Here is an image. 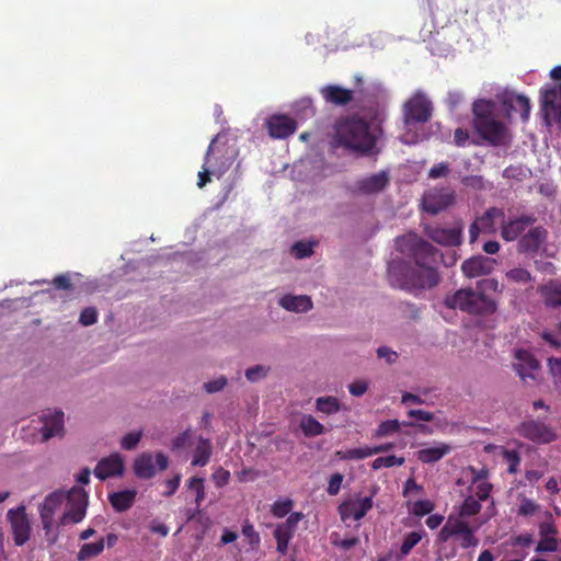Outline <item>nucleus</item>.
<instances>
[{
	"mask_svg": "<svg viewBox=\"0 0 561 561\" xmlns=\"http://www.w3.org/2000/svg\"><path fill=\"white\" fill-rule=\"evenodd\" d=\"M230 160L231 158L222 160L219 140L217 137L213 139L204 158L203 170L198 172L197 186L199 188L206 186L211 181L210 175L216 172L220 176L230 167Z\"/></svg>",
	"mask_w": 561,
	"mask_h": 561,
	"instance_id": "obj_4",
	"label": "nucleus"
},
{
	"mask_svg": "<svg viewBox=\"0 0 561 561\" xmlns=\"http://www.w3.org/2000/svg\"><path fill=\"white\" fill-rule=\"evenodd\" d=\"M480 511V501L473 496H468L465 499L462 505L460 506L459 515L460 517H470L477 515Z\"/></svg>",
	"mask_w": 561,
	"mask_h": 561,
	"instance_id": "obj_39",
	"label": "nucleus"
},
{
	"mask_svg": "<svg viewBox=\"0 0 561 561\" xmlns=\"http://www.w3.org/2000/svg\"><path fill=\"white\" fill-rule=\"evenodd\" d=\"M104 549V539L96 542L83 543L77 554L79 561H85L99 556Z\"/></svg>",
	"mask_w": 561,
	"mask_h": 561,
	"instance_id": "obj_34",
	"label": "nucleus"
},
{
	"mask_svg": "<svg viewBox=\"0 0 561 561\" xmlns=\"http://www.w3.org/2000/svg\"><path fill=\"white\" fill-rule=\"evenodd\" d=\"M64 431V412L56 411L53 414L44 415L42 434L45 440L61 434Z\"/></svg>",
	"mask_w": 561,
	"mask_h": 561,
	"instance_id": "obj_24",
	"label": "nucleus"
},
{
	"mask_svg": "<svg viewBox=\"0 0 561 561\" xmlns=\"http://www.w3.org/2000/svg\"><path fill=\"white\" fill-rule=\"evenodd\" d=\"M548 237V231L541 226L530 228L518 240V252L535 254L539 251L540 247L545 243Z\"/></svg>",
	"mask_w": 561,
	"mask_h": 561,
	"instance_id": "obj_18",
	"label": "nucleus"
},
{
	"mask_svg": "<svg viewBox=\"0 0 561 561\" xmlns=\"http://www.w3.org/2000/svg\"><path fill=\"white\" fill-rule=\"evenodd\" d=\"M373 507V495L363 499H350L342 502L339 506V514L343 522L353 518L354 520L362 519L367 512Z\"/></svg>",
	"mask_w": 561,
	"mask_h": 561,
	"instance_id": "obj_14",
	"label": "nucleus"
},
{
	"mask_svg": "<svg viewBox=\"0 0 561 561\" xmlns=\"http://www.w3.org/2000/svg\"><path fill=\"white\" fill-rule=\"evenodd\" d=\"M226 385H227V378L221 376L219 378H216L214 380L205 382L203 387L206 392L215 393V392L222 390Z\"/></svg>",
	"mask_w": 561,
	"mask_h": 561,
	"instance_id": "obj_58",
	"label": "nucleus"
},
{
	"mask_svg": "<svg viewBox=\"0 0 561 561\" xmlns=\"http://www.w3.org/2000/svg\"><path fill=\"white\" fill-rule=\"evenodd\" d=\"M434 510V504L430 500H419L413 504L412 513L422 517L430 514Z\"/></svg>",
	"mask_w": 561,
	"mask_h": 561,
	"instance_id": "obj_49",
	"label": "nucleus"
},
{
	"mask_svg": "<svg viewBox=\"0 0 561 561\" xmlns=\"http://www.w3.org/2000/svg\"><path fill=\"white\" fill-rule=\"evenodd\" d=\"M242 534L243 536H245L247 538H249V543L251 546H257L260 543V537H259V534L255 531L253 525L251 524H244L242 526Z\"/></svg>",
	"mask_w": 561,
	"mask_h": 561,
	"instance_id": "obj_62",
	"label": "nucleus"
},
{
	"mask_svg": "<svg viewBox=\"0 0 561 561\" xmlns=\"http://www.w3.org/2000/svg\"><path fill=\"white\" fill-rule=\"evenodd\" d=\"M7 517L11 525L14 543L19 547L23 546L30 539L31 535V525L25 507L19 506L9 510Z\"/></svg>",
	"mask_w": 561,
	"mask_h": 561,
	"instance_id": "obj_11",
	"label": "nucleus"
},
{
	"mask_svg": "<svg viewBox=\"0 0 561 561\" xmlns=\"http://www.w3.org/2000/svg\"><path fill=\"white\" fill-rule=\"evenodd\" d=\"M66 494L62 491H54L47 495L39 506V516L46 536H49L55 525V513L60 508Z\"/></svg>",
	"mask_w": 561,
	"mask_h": 561,
	"instance_id": "obj_12",
	"label": "nucleus"
},
{
	"mask_svg": "<svg viewBox=\"0 0 561 561\" xmlns=\"http://www.w3.org/2000/svg\"><path fill=\"white\" fill-rule=\"evenodd\" d=\"M502 217H504L503 209L495 206L489 207L481 216L477 217L469 227L470 243L476 242L481 232L488 234L496 233L495 219Z\"/></svg>",
	"mask_w": 561,
	"mask_h": 561,
	"instance_id": "obj_8",
	"label": "nucleus"
},
{
	"mask_svg": "<svg viewBox=\"0 0 561 561\" xmlns=\"http://www.w3.org/2000/svg\"><path fill=\"white\" fill-rule=\"evenodd\" d=\"M446 523L451 525V530L456 537L472 528L468 522L461 518H453L451 516L448 517Z\"/></svg>",
	"mask_w": 561,
	"mask_h": 561,
	"instance_id": "obj_51",
	"label": "nucleus"
},
{
	"mask_svg": "<svg viewBox=\"0 0 561 561\" xmlns=\"http://www.w3.org/2000/svg\"><path fill=\"white\" fill-rule=\"evenodd\" d=\"M213 454V444L209 438H205L203 436L198 437L197 445L193 453V458L191 465L193 467H204L206 466Z\"/></svg>",
	"mask_w": 561,
	"mask_h": 561,
	"instance_id": "obj_27",
	"label": "nucleus"
},
{
	"mask_svg": "<svg viewBox=\"0 0 561 561\" xmlns=\"http://www.w3.org/2000/svg\"><path fill=\"white\" fill-rule=\"evenodd\" d=\"M136 494L137 493L135 490L118 491L110 494L108 501L116 512L122 513L129 510L133 506L136 499Z\"/></svg>",
	"mask_w": 561,
	"mask_h": 561,
	"instance_id": "obj_28",
	"label": "nucleus"
},
{
	"mask_svg": "<svg viewBox=\"0 0 561 561\" xmlns=\"http://www.w3.org/2000/svg\"><path fill=\"white\" fill-rule=\"evenodd\" d=\"M518 434L536 444H549L557 439V434L550 425L534 419L522 422Z\"/></svg>",
	"mask_w": 561,
	"mask_h": 561,
	"instance_id": "obj_6",
	"label": "nucleus"
},
{
	"mask_svg": "<svg viewBox=\"0 0 561 561\" xmlns=\"http://www.w3.org/2000/svg\"><path fill=\"white\" fill-rule=\"evenodd\" d=\"M457 537H459L460 546L463 549L477 547L479 543L478 538L474 536L473 528L467 530L466 533H463L461 535H458Z\"/></svg>",
	"mask_w": 561,
	"mask_h": 561,
	"instance_id": "obj_55",
	"label": "nucleus"
},
{
	"mask_svg": "<svg viewBox=\"0 0 561 561\" xmlns=\"http://www.w3.org/2000/svg\"><path fill=\"white\" fill-rule=\"evenodd\" d=\"M541 112L546 125L551 124V119L561 124V84L541 90Z\"/></svg>",
	"mask_w": 561,
	"mask_h": 561,
	"instance_id": "obj_10",
	"label": "nucleus"
},
{
	"mask_svg": "<svg viewBox=\"0 0 561 561\" xmlns=\"http://www.w3.org/2000/svg\"><path fill=\"white\" fill-rule=\"evenodd\" d=\"M537 220L533 214H523L518 217L503 220L501 224V237L506 242H512L520 238L527 227Z\"/></svg>",
	"mask_w": 561,
	"mask_h": 561,
	"instance_id": "obj_13",
	"label": "nucleus"
},
{
	"mask_svg": "<svg viewBox=\"0 0 561 561\" xmlns=\"http://www.w3.org/2000/svg\"><path fill=\"white\" fill-rule=\"evenodd\" d=\"M343 479H344V477L342 473H340V472L333 473L330 477L327 492L330 495H336L340 492Z\"/></svg>",
	"mask_w": 561,
	"mask_h": 561,
	"instance_id": "obj_57",
	"label": "nucleus"
},
{
	"mask_svg": "<svg viewBox=\"0 0 561 561\" xmlns=\"http://www.w3.org/2000/svg\"><path fill=\"white\" fill-rule=\"evenodd\" d=\"M313 242L297 241L291 245V254L297 259L309 257L313 253Z\"/></svg>",
	"mask_w": 561,
	"mask_h": 561,
	"instance_id": "obj_43",
	"label": "nucleus"
},
{
	"mask_svg": "<svg viewBox=\"0 0 561 561\" xmlns=\"http://www.w3.org/2000/svg\"><path fill=\"white\" fill-rule=\"evenodd\" d=\"M279 305L293 312H307L312 308V301L309 296L285 295L279 299Z\"/></svg>",
	"mask_w": 561,
	"mask_h": 561,
	"instance_id": "obj_25",
	"label": "nucleus"
},
{
	"mask_svg": "<svg viewBox=\"0 0 561 561\" xmlns=\"http://www.w3.org/2000/svg\"><path fill=\"white\" fill-rule=\"evenodd\" d=\"M558 549V540L556 537H545L540 538L537 543L536 552L545 553V552H554Z\"/></svg>",
	"mask_w": 561,
	"mask_h": 561,
	"instance_id": "obj_47",
	"label": "nucleus"
},
{
	"mask_svg": "<svg viewBox=\"0 0 561 561\" xmlns=\"http://www.w3.org/2000/svg\"><path fill=\"white\" fill-rule=\"evenodd\" d=\"M505 276L508 280L517 284H527L533 279L530 272L523 267L512 268L506 272Z\"/></svg>",
	"mask_w": 561,
	"mask_h": 561,
	"instance_id": "obj_40",
	"label": "nucleus"
},
{
	"mask_svg": "<svg viewBox=\"0 0 561 561\" xmlns=\"http://www.w3.org/2000/svg\"><path fill=\"white\" fill-rule=\"evenodd\" d=\"M403 463H404L403 457H397L394 455H389V456L376 458L371 463V468L374 470H379L381 468H391L394 466H402Z\"/></svg>",
	"mask_w": 561,
	"mask_h": 561,
	"instance_id": "obj_38",
	"label": "nucleus"
},
{
	"mask_svg": "<svg viewBox=\"0 0 561 561\" xmlns=\"http://www.w3.org/2000/svg\"><path fill=\"white\" fill-rule=\"evenodd\" d=\"M494 104L491 101L478 100L472 105L473 121H484L493 115Z\"/></svg>",
	"mask_w": 561,
	"mask_h": 561,
	"instance_id": "obj_33",
	"label": "nucleus"
},
{
	"mask_svg": "<svg viewBox=\"0 0 561 561\" xmlns=\"http://www.w3.org/2000/svg\"><path fill=\"white\" fill-rule=\"evenodd\" d=\"M266 375V370L263 366L256 365L245 370V377L249 381H257Z\"/></svg>",
	"mask_w": 561,
	"mask_h": 561,
	"instance_id": "obj_61",
	"label": "nucleus"
},
{
	"mask_svg": "<svg viewBox=\"0 0 561 561\" xmlns=\"http://www.w3.org/2000/svg\"><path fill=\"white\" fill-rule=\"evenodd\" d=\"M449 173V165L446 162H442L433 165L428 171V176L431 179H439L447 176Z\"/></svg>",
	"mask_w": 561,
	"mask_h": 561,
	"instance_id": "obj_59",
	"label": "nucleus"
},
{
	"mask_svg": "<svg viewBox=\"0 0 561 561\" xmlns=\"http://www.w3.org/2000/svg\"><path fill=\"white\" fill-rule=\"evenodd\" d=\"M96 320L98 311L93 307H87L80 313L79 322L84 327L94 324Z\"/></svg>",
	"mask_w": 561,
	"mask_h": 561,
	"instance_id": "obj_53",
	"label": "nucleus"
},
{
	"mask_svg": "<svg viewBox=\"0 0 561 561\" xmlns=\"http://www.w3.org/2000/svg\"><path fill=\"white\" fill-rule=\"evenodd\" d=\"M473 127L482 139L493 146H502L508 141L506 126L495 117L484 121H473Z\"/></svg>",
	"mask_w": 561,
	"mask_h": 561,
	"instance_id": "obj_7",
	"label": "nucleus"
},
{
	"mask_svg": "<svg viewBox=\"0 0 561 561\" xmlns=\"http://www.w3.org/2000/svg\"><path fill=\"white\" fill-rule=\"evenodd\" d=\"M450 449L448 444L437 443L434 446L417 450L416 457L423 463H434L445 457Z\"/></svg>",
	"mask_w": 561,
	"mask_h": 561,
	"instance_id": "obj_26",
	"label": "nucleus"
},
{
	"mask_svg": "<svg viewBox=\"0 0 561 561\" xmlns=\"http://www.w3.org/2000/svg\"><path fill=\"white\" fill-rule=\"evenodd\" d=\"M503 457L508 465L507 471L510 473H515L517 471V467L520 463V456L518 451L505 449L503 451Z\"/></svg>",
	"mask_w": 561,
	"mask_h": 561,
	"instance_id": "obj_48",
	"label": "nucleus"
},
{
	"mask_svg": "<svg viewBox=\"0 0 561 561\" xmlns=\"http://www.w3.org/2000/svg\"><path fill=\"white\" fill-rule=\"evenodd\" d=\"M141 436H142L141 432H130V433L126 434L122 438V442H121L122 448H124L126 450H133L134 448H136V446L140 442Z\"/></svg>",
	"mask_w": 561,
	"mask_h": 561,
	"instance_id": "obj_50",
	"label": "nucleus"
},
{
	"mask_svg": "<svg viewBox=\"0 0 561 561\" xmlns=\"http://www.w3.org/2000/svg\"><path fill=\"white\" fill-rule=\"evenodd\" d=\"M293 536L294 533H291L288 529H285L280 525H277V527L275 528L274 537L276 539V549L280 554H286L289 541L293 538Z\"/></svg>",
	"mask_w": 561,
	"mask_h": 561,
	"instance_id": "obj_36",
	"label": "nucleus"
},
{
	"mask_svg": "<svg viewBox=\"0 0 561 561\" xmlns=\"http://www.w3.org/2000/svg\"><path fill=\"white\" fill-rule=\"evenodd\" d=\"M397 250L411 255L415 266L404 261H391L388 265V278L391 286L413 293L435 287L439 280L436 263L437 250L415 233L398 237Z\"/></svg>",
	"mask_w": 561,
	"mask_h": 561,
	"instance_id": "obj_1",
	"label": "nucleus"
},
{
	"mask_svg": "<svg viewBox=\"0 0 561 561\" xmlns=\"http://www.w3.org/2000/svg\"><path fill=\"white\" fill-rule=\"evenodd\" d=\"M545 304L548 307L561 306V288L560 287H545L542 288Z\"/></svg>",
	"mask_w": 561,
	"mask_h": 561,
	"instance_id": "obj_42",
	"label": "nucleus"
},
{
	"mask_svg": "<svg viewBox=\"0 0 561 561\" xmlns=\"http://www.w3.org/2000/svg\"><path fill=\"white\" fill-rule=\"evenodd\" d=\"M539 510V505L535 503L533 500L524 497L520 501L518 507V514L520 516H531Z\"/></svg>",
	"mask_w": 561,
	"mask_h": 561,
	"instance_id": "obj_54",
	"label": "nucleus"
},
{
	"mask_svg": "<svg viewBox=\"0 0 561 561\" xmlns=\"http://www.w3.org/2000/svg\"><path fill=\"white\" fill-rule=\"evenodd\" d=\"M135 474L140 479H150L156 474L151 454H141L134 463Z\"/></svg>",
	"mask_w": 561,
	"mask_h": 561,
	"instance_id": "obj_29",
	"label": "nucleus"
},
{
	"mask_svg": "<svg viewBox=\"0 0 561 561\" xmlns=\"http://www.w3.org/2000/svg\"><path fill=\"white\" fill-rule=\"evenodd\" d=\"M300 428L307 437H316L324 433V426L310 414L302 415Z\"/></svg>",
	"mask_w": 561,
	"mask_h": 561,
	"instance_id": "obj_31",
	"label": "nucleus"
},
{
	"mask_svg": "<svg viewBox=\"0 0 561 561\" xmlns=\"http://www.w3.org/2000/svg\"><path fill=\"white\" fill-rule=\"evenodd\" d=\"M335 139L341 146L360 154H370L376 146L368 122L355 115L336 123Z\"/></svg>",
	"mask_w": 561,
	"mask_h": 561,
	"instance_id": "obj_3",
	"label": "nucleus"
},
{
	"mask_svg": "<svg viewBox=\"0 0 561 561\" xmlns=\"http://www.w3.org/2000/svg\"><path fill=\"white\" fill-rule=\"evenodd\" d=\"M548 366L550 373L557 379V382L561 385V358L550 357L548 359Z\"/></svg>",
	"mask_w": 561,
	"mask_h": 561,
	"instance_id": "obj_64",
	"label": "nucleus"
},
{
	"mask_svg": "<svg viewBox=\"0 0 561 561\" xmlns=\"http://www.w3.org/2000/svg\"><path fill=\"white\" fill-rule=\"evenodd\" d=\"M51 284L56 289H61V290H67V291H71L73 289V285L71 283V277L68 273L57 275L51 280Z\"/></svg>",
	"mask_w": 561,
	"mask_h": 561,
	"instance_id": "obj_52",
	"label": "nucleus"
},
{
	"mask_svg": "<svg viewBox=\"0 0 561 561\" xmlns=\"http://www.w3.org/2000/svg\"><path fill=\"white\" fill-rule=\"evenodd\" d=\"M455 201L454 193L448 190H439L427 193L423 198L425 211L436 215L449 207Z\"/></svg>",
	"mask_w": 561,
	"mask_h": 561,
	"instance_id": "obj_20",
	"label": "nucleus"
},
{
	"mask_svg": "<svg viewBox=\"0 0 561 561\" xmlns=\"http://www.w3.org/2000/svg\"><path fill=\"white\" fill-rule=\"evenodd\" d=\"M432 103L423 94H415L404 105L405 124L426 123L432 117Z\"/></svg>",
	"mask_w": 561,
	"mask_h": 561,
	"instance_id": "obj_9",
	"label": "nucleus"
},
{
	"mask_svg": "<svg viewBox=\"0 0 561 561\" xmlns=\"http://www.w3.org/2000/svg\"><path fill=\"white\" fill-rule=\"evenodd\" d=\"M213 481L217 488H222L227 485L230 481V472L222 467H219L215 470V472L211 476Z\"/></svg>",
	"mask_w": 561,
	"mask_h": 561,
	"instance_id": "obj_56",
	"label": "nucleus"
},
{
	"mask_svg": "<svg viewBox=\"0 0 561 561\" xmlns=\"http://www.w3.org/2000/svg\"><path fill=\"white\" fill-rule=\"evenodd\" d=\"M422 534L419 531L409 533L400 547V557L408 556L411 550L421 541Z\"/></svg>",
	"mask_w": 561,
	"mask_h": 561,
	"instance_id": "obj_41",
	"label": "nucleus"
},
{
	"mask_svg": "<svg viewBox=\"0 0 561 561\" xmlns=\"http://www.w3.org/2000/svg\"><path fill=\"white\" fill-rule=\"evenodd\" d=\"M186 488L195 493L196 511L201 507L202 502L205 500V485L204 479L199 477H192L186 481Z\"/></svg>",
	"mask_w": 561,
	"mask_h": 561,
	"instance_id": "obj_35",
	"label": "nucleus"
},
{
	"mask_svg": "<svg viewBox=\"0 0 561 561\" xmlns=\"http://www.w3.org/2000/svg\"><path fill=\"white\" fill-rule=\"evenodd\" d=\"M480 289L499 291V282L495 278H488L477 284V290L460 288L447 295L444 305L449 309H458L473 316H491L496 311L497 304Z\"/></svg>",
	"mask_w": 561,
	"mask_h": 561,
	"instance_id": "obj_2",
	"label": "nucleus"
},
{
	"mask_svg": "<svg viewBox=\"0 0 561 561\" xmlns=\"http://www.w3.org/2000/svg\"><path fill=\"white\" fill-rule=\"evenodd\" d=\"M316 409L325 415L337 413L341 410V404L335 397H320L316 400Z\"/></svg>",
	"mask_w": 561,
	"mask_h": 561,
	"instance_id": "obj_32",
	"label": "nucleus"
},
{
	"mask_svg": "<svg viewBox=\"0 0 561 561\" xmlns=\"http://www.w3.org/2000/svg\"><path fill=\"white\" fill-rule=\"evenodd\" d=\"M495 260L477 255L472 256L461 264V271L468 278H474L490 274L494 270Z\"/></svg>",
	"mask_w": 561,
	"mask_h": 561,
	"instance_id": "obj_21",
	"label": "nucleus"
},
{
	"mask_svg": "<svg viewBox=\"0 0 561 561\" xmlns=\"http://www.w3.org/2000/svg\"><path fill=\"white\" fill-rule=\"evenodd\" d=\"M556 534H557V528L552 520H545L539 524L540 538L554 537Z\"/></svg>",
	"mask_w": 561,
	"mask_h": 561,
	"instance_id": "obj_63",
	"label": "nucleus"
},
{
	"mask_svg": "<svg viewBox=\"0 0 561 561\" xmlns=\"http://www.w3.org/2000/svg\"><path fill=\"white\" fill-rule=\"evenodd\" d=\"M294 503L290 499L278 500L272 505V514L277 518H283L290 513Z\"/></svg>",
	"mask_w": 561,
	"mask_h": 561,
	"instance_id": "obj_44",
	"label": "nucleus"
},
{
	"mask_svg": "<svg viewBox=\"0 0 561 561\" xmlns=\"http://www.w3.org/2000/svg\"><path fill=\"white\" fill-rule=\"evenodd\" d=\"M515 358L517 362L513 364V367L520 379L524 381H526L527 378L536 380L540 364L534 355L526 350H517Z\"/></svg>",
	"mask_w": 561,
	"mask_h": 561,
	"instance_id": "obj_16",
	"label": "nucleus"
},
{
	"mask_svg": "<svg viewBox=\"0 0 561 561\" xmlns=\"http://www.w3.org/2000/svg\"><path fill=\"white\" fill-rule=\"evenodd\" d=\"M304 518V514L300 513V512H295V513H291L289 514V516L287 517V519L285 520V523L283 524H279L282 527H284L285 529H288L290 530L291 533L295 534V530H296V527L298 525V523Z\"/></svg>",
	"mask_w": 561,
	"mask_h": 561,
	"instance_id": "obj_60",
	"label": "nucleus"
},
{
	"mask_svg": "<svg viewBox=\"0 0 561 561\" xmlns=\"http://www.w3.org/2000/svg\"><path fill=\"white\" fill-rule=\"evenodd\" d=\"M266 126L270 136L275 139L287 138L297 129L296 121L284 114L272 115L267 119Z\"/></svg>",
	"mask_w": 561,
	"mask_h": 561,
	"instance_id": "obj_17",
	"label": "nucleus"
},
{
	"mask_svg": "<svg viewBox=\"0 0 561 561\" xmlns=\"http://www.w3.org/2000/svg\"><path fill=\"white\" fill-rule=\"evenodd\" d=\"M67 510L60 517L59 525L77 524L80 523L87 512L88 494L78 486H73L67 494Z\"/></svg>",
	"mask_w": 561,
	"mask_h": 561,
	"instance_id": "obj_5",
	"label": "nucleus"
},
{
	"mask_svg": "<svg viewBox=\"0 0 561 561\" xmlns=\"http://www.w3.org/2000/svg\"><path fill=\"white\" fill-rule=\"evenodd\" d=\"M192 445V432L191 430H185L184 432L180 433L173 440H172V449L173 450H180L185 449Z\"/></svg>",
	"mask_w": 561,
	"mask_h": 561,
	"instance_id": "obj_46",
	"label": "nucleus"
},
{
	"mask_svg": "<svg viewBox=\"0 0 561 561\" xmlns=\"http://www.w3.org/2000/svg\"><path fill=\"white\" fill-rule=\"evenodd\" d=\"M400 428V423L398 420H387V421H383L381 422L376 432H375V436L376 437H385V436H388V435H391L396 432H398Z\"/></svg>",
	"mask_w": 561,
	"mask_h": 561,
	"instance_id": "obj_45",
	"label": "nucleus"
},
{
	"mask_svg": "<svg viewBox=\"0 0 561 561\" xmlns=\"http://www.w3.org/2000/svg\"><path fill=\"white\" fill-rule=\"evenodd\" d=\"M389 183V173L387 171H380L356 181L355 188L362 194L370 195L382 192Z\"/></svg>",
	"mask_w": 561,
	"mask_h": 561,
	"instance_id": "obj_22",
	"label": "nucleus"
},
{
	"mask_svg": "<svg viewBox=\"0 0 561 561\" xmlns=\"http://www.w3.org/2000/svg\"><path fill=\"white\" fill-rule=\"evenodd\" d=\"M123 472L124 460L123 457L117 453L102 458L94 469V476L101 481H104L111 477L122 476Z\"/></svg>",
	"mask_w": 561,
	"mask_h": 561,
	"instance_id": "obj_19",
	"label": "nucleus"
},
{
	"mask_svg": "<svg viewBox=\"0 0 561 561\" xmlns=\"http://www.w3.org/2000/svg\"><path fill=\"white\" fill-rule=\"evenodd\" d=\"M335 456L341 460L364 459L371 456L370 447L351 448L347 450H339Z\"/></svg>",
	"mask_w": 561,
	"mask_h": 561,
	"instance_id": "obj_37",
	"label": "nucleus"
},
{
	"mask_svg": "<svg viewBox=\"0 0 561 561\" xmlns=\"http://www.w3.org/2000/svg\"><path fill=\"white\" fill-rule=\"evenodd\" d=\"M504 105L515 112H520V117L524 122L529 118L530 114V101L523 94H517L513 98L506 99Z\"/></svg>",
	"mask_w": 561,
	"mask_h": 561,
	"instance_id": "obj_30",
	"label": "nucleus"
},
{
	"mask_svg": "<svg viewBox=\"0 0 561 561\" xmlns=\"http://www.w3.org/2000/svg\"><path fill=\"white\" fill-rule=\"evenodd\" d=\"M424 233L434 242L445 247H456L461 243V228H442L438 226H425Z\"/></svg>",
	"mask_w": 561,
	"mask_h": 561,
	"instance_id": "obj_15",
	"label": "nucleus"
},
{
	"mask_svg": "<svg viewBox=\"0 0 561 561\" xmlns=\"http://www.w3.org/2000/svg\"><path fill=\"white\" fill-rule=\"evenodd\" d=\"M321 95L328 103L344 106L353 101L354 91L340 85L329 84L321 89Z\"/></svg>",
	"mask_w": 561,
	"mask_h": 561,
	"instance_id": "obj_23",
	"label": "nucleus"
}]
</instances>
